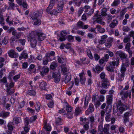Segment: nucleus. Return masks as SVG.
Returning a JSON list of instances; mask_svg holds the SVG:
<instances>
[{
	"label": "nucleus",
	"instance_id": "f257e3e1",
	"mask_svg": "<svg viewBox=\"0 0 134 134\" xmlns=\"http://www.w3.org/2000/svg\"><path fill=\"white\" fill-rule=\"evenodd\" d=\"M36 34L35 32H31L30 35L31 46L32 48H34L37 45V39L35 36V35Z\"/></svg>",
	"mask_w": 134,
	"mask_h": 134
},
{
	"label": "nucleus",
	"instance_id": "f03ea898",
	"mask_svg": "<svg viewBox=\"0 0 134 134\" xmlns=\"http://www.w3.org/2000/svg\"><path fill=\"white\" fill-rule=\"evenodd\" d=\"M99 12V11H96V14L93 17V19H97L96 21L97 23L104 25H105V23L104 21H102V17L100 15H98Z\"/></svg>",
	"mask_w": 134,
	"mask_h": 134
},
{
	"label": "nucleus",
	"instance_id": "7ed1b4c3",
	"mask_svg": "<svg viewBox=\"0 0 134 134\" xmlns=\"http://www.w3.org/2000/svg\"><path fill=\"white\" fill-rule=\"evenodd\" d=\"M109 65L106 67L107 70L108 71L111 72H114V68L116 65V62L115 61H113L109 63Z\"/></svg>",
	"mask_w": 134,
	"mask_h": 134
},
{
	"label": "nucleus",
	"instance_id": "20e7f679",
	"mask_svg": "<svg viewBox=\"0 0 134 134\" xmlns=\"http://www.w3.org/2000/svg\"><path fill=\"white\" fill-rule=\"evenodd\" d=\"M32 32H35L37 33L35 35V36L38 41H42L45 38V36H43V33L39 31H33Z\"/></svg>",
	"mask_w": 134,
	"mask_h": 134
},
{
	"label": "nucleus",
	"instance_id": "39448f33",
	"mask_svg": "<svg viewBox=\"0 0 134 134\" xmlns=\"http://www.w3.org/2000/svg\"><path fill=\"white\" fill-rule=\"evenodd\" d=\"M111 109L110 108L109 109L108 107L106 108L105 113L107 114L105 115V119L107 122H110L111 120V114H109L111 111Z\"/></svg>",
	"mask_w": 134,
	"mask_h": 134
},
{
	"label": "nucleus",
	"instance_id": "423d86ee",
	"mask_svg": "<svg viewBox=\"0 0 134 134\" xmlns=\"http://www.w3.org/2000/svg\"><path fill=\"white\" fill-rule=\"evenodd\" d=\"M76 26L78 28L83 29H86L88 28L89 26L87 25H85L84 23L82 21H79L76 24Z\"/></svg>",
	"mask_w": 134,
	"mask_h": 134
},
{
	"label": "nucleus",
	"instance_id": "0eeeda50",
	"mask_svg": "<svg viewBox=\"0 0 134 134\" xmlns=\"http://www.w3.org/2000/svg\"><path fill=\"white\" fill-rule=\"evenodd\" d=\"M52 77L54 78V81L56 83H58L60 81V74L53 73L52 74Z\"/></svg>",
	"mask_w": 134,
	"mask_h": 134
},
{
	"label": "nucleus",
	"instance_id": "6e6552de",
	"mask_svg": "<svg viewBox=\"0 0 134 134\" xmlns=\"http://www.w3.org/2000/svg\"><path fill=\"white\" fill-rule=\"evenodd\" d=\"M94 110L93 105L92 103H90L88 109L86 111L85 113L87 115H88L93 112Z\"/></svg>",
	"mask_w": 134,
	"mask_h": 134
},
{
	"label": "nucleus",
	"instance_id": "1a4fd4ad",
	"mask_svg": "<svg viewBox=\"0 0 134 134\" xmlns=\"http://www.w3.org/2000/svg\"><path fill=\"white\" fill-rule=\"evenodd\" d=\"M8 53L9 56L10 57L15 58L18 56L17 53L13 50H9L8 52Z\"/></svg>",
	"mask_w": 134,
	"mask_h": 134
},
{
	"label": "nucleus",
	"instance_id": "9d476101",
	"mask_svg": "<svg viewBox=\"0 0 134 134\" xmlns=\"http://www.w3.org/2000/svg\"><path fill=\"white\" fill-rule=\"evenodd\" d=\"M63 7L64 4L62 2H60L58 3V13H61L62 12Z\"/></svg>",
	"mask_w": 134,
	"mask_h": 134
},
{
	"label": "nucleus",
	"instance_id": "9b49d317",
	"mask_svg": "<svg viewBox=\"0 0 134 134\" xmlns=\"http://www.w3.org/2000/svg\"><path fill=\"white\" fill-rule=\"evenodd\" d=\"M116 54L118 56H119L121 59H125L127 57V55L125 54V53L120 51L117 52Z\"/></svg>",
	"mask_w": 134,
	"mask_h": 134
},
{
	"label": "nucleus",
	"instance_id": "f8f14e48",
	"mask_svg": "<svg viewBox=\"0 0 134 134\" xmlns=\"http://www.w3.org/2000/svg\"><path fill=\"white\" fill-rule=\"evenodd\" d=\"M49 69L48 67H43L42 68V70L40 71V74L42 76H43L46 74V73L48 72Z\"/></svg>",
	"mask_w": 134,
	"mask_h": 134
},
{
	"label": "nucleus",
	"instance_id": "ddd939ff",
	"mask_svg": "<svg viewBox=\"0 0 134 134\" xmlns=\"http://www.w3.org/2000/svg\"><path fill=\"white\" fill-rule=\"evenodd\" d=\"M12 35L14 36L16 39L19 38L21 36V33L20 32H17L16 31H13L12 33Z\"/></svg>",
	"mask_w": 134,
	"mask_h": 134
},
{
	"label": "nucleus",
	"instance_id": "4468645a",
	"mask_svg": "<svg viewBox=\"0 0 134 134\" xmlns=\"http://www.w3.org/2000/svg\"><path fill=\"white\" fill-rule=\"evenodd\" d=\"M67 35V33L65 30L62 31L61 32V37L59 38V40L61 41H63L65 40V36Z\"/></svg>",
	"mask_w": 134,
	"mask_h": 134
},
{
	"label": "nucleus",
	"instance_id": "2eb2a0df",
	"mask_svg": "<svg viewBox=\"0 0 134 134\" xmlns=\"http://www.w3.org/2000/svg\"><path fill=\"white\" fill-rule=\"evenodd\" d=\"M107 104L108 106L111 105L113 101V96L111 95H109L107 96Z\"/></svg>",
	"mask_w": 134,
	"mask_h": 134
},
{
	"label": "nucleus",
	"instance_id": "dca6fc26",
	"mask_svg": "<svg viewBox=\"0 0 134 134\" xmlns=\"http://www.w3.org/2000/svg\"><path fill=\"white\" fill-rule=\"evenodd\" d=\"M43 127L44 129L47 131H50L51 129V126L47 124V121L46 120L44 121Z\"/></svg>",
	"mask_w": 134,
	"mask_h": 134
},
{
	"label": "nucleus",
	"instance_id": "f3484780",
	"mask_svg": "<svg viewBox=\"0 0 134 134\" xmlns=\"http://www.w3.org/2000/svg\"><path fill=\"white\" fill-rule=\"evenodd\" d=\"M13 121L16 125H17L21 122V118L19 117H15L13 118Z\"/></svg>",
	"mask_w": 134,
	"mask_h": 134
},
{
	"label": "nucleus",
	"instance_id": "a211bd4d",
	"mask_svg": "<svg viewBox=\"0 0 134 134\" xmlns=\"http://www.w3.org/2000/svg\"><path fill=\"white\" fill-rule=\"evenodd\" d=\"M103 83L102 84V85L103 87L107 88L109 85V81L108 80H104L102 81Z\"/></svg>",
	"mask_w": 134,
	"mask_h": 134
},
{
	"label": "nucleus",
	"instance_id": "6ab92c4d",
	"mask_svg": "<svg viewBox=\"0 0 134 134\" xmlns=\"http://www.w3.org/2000/svg\"><path fill=\"white\" fill-rule=\"evenodd\" d=\"M28 58L27 54L25 53L24 52H23L21 53V54L19 56V59L20 60H21L23 58L26 59Z\"/></svg>",
	"mask_w": 134,
	"mask_h": 134
},
{
	"label": "nucleus",
	"instance_id": "aec40b11",
	"mask_svg": "<svg viewBox=\"0 0 134 134\" xmlns=\"http://www.w3.org/2000/svg\"><path fill=\"white\" fill-rule=\"evenodd\" d=\"M118 22L117 20L115 19L109 25V26L112 28H114L118 24Z\"/></svg>",
	"mask_w": 134,
	"mask_h": 134
},
{
	"label": "nucleus",
	"instance_id": "412c9836",
	"mask_svg": "<svg viewBox=\"0 0 134 134\" xmlns=\"http://www.w3.org/2000/svg\"><path fill=\"white\" fill-rule=\"evenodd\" d=\"M47 84L46 82H41L40 84L39 87L41 90H45Z\"/></svg>",
	"mask_w": 134,
	"mask_h": 134
},
{
	"label": "nucleus",
	"instance_id": "4be33fe9",
	"mask_svg": "<svg viewBox=\"0 0 134 134\" xmlns=\"http://www.w3.org/2000/svg\"><path fill=\"white\" fill-rule=\"evenodd\" d=\"M83 72H82L79 74V75L80 77V81L82 84L84 83L85 81L86 80L85 78L83 76Z\"/></svg>",
	"mask_w": 134,
	"mask_h": 134
},
{
	"label": "nucleus",
	"instance_id": "5701e85b",
	"mask_svg": "<svg viewBox=\"0 0 134 134\" xmlns=\"http://www.w3.org/2000/svg\"><path fill=\"white\" fill-rule=\"evenodd\" d=\"M35 67V65L33 64H31L29 67V68L28 69V70L30 71V72H33L35 73L36 72V70L35 69L34 70L33 69Z\"/></svg>",
	"mask_w": 134,
	"mask_h": 134
},
{
	"label": "nucleus",
	"instance_id": "b1692460",
	"mask_svg": "<svg viewBox=\"0 0 134 134\" xmlns=\"http://www.w3.org/2000/svg\"><path fill=\"white\" fill-rule=\"evenodd\" d=\"M98 31L100 33H103L105 31V30L100 26L98 25L96 27Z\"/></svg>",
	"mask_w": 134,
	"mask_h": 134
},
{
	"label": "nucleus",
	"instance_id": "393cba45",
	"mask_svg": "<svg viewBox=\"0 0 134 134\" xmlns=\"http://www.w3.org/2000/svg\"><path fill=\"white\" fill-rule=\"evenodd\" d=\"M126 67L125 66V63H122L120 69V71L121 73L125 74L126 70Z\"/></svg>",
	"mask_w": 134,
	"mask_h": 134
},
{
	"label": "nucleus",
	"instance_id": "a878e982",
	"mask_svg": "<svg viewBox=\"0 0 134 134\" xmlns=\"http://www.w3.org/2000/svg\"><path fill=\"white\" fill-rule=\"evenodd\" d=\"M101 10L102 12L100 13L101 16H105L107 15L106 12L107 11V9L106 8H103Z\"/></svg>",
	"mask_w": 134,
	"mask_h": 134
},
{
	"label": "nucleus",
	"instance_id": "bb28decb",
	"mask_svg": "<svg viewBox=\"0 0 134 134\" xmlns=\"http://www.w3.org/2000/svg\"><path fill=\"white\" fill-rule=\"evenodd\" d=\"M103 68L100 67L99 65H97L96 66V73L99 74L100 72L103 70Z\"/></svg>",
	"mask_w": 134,
	"mask_h": 134
},
{
	"label": "nucleus",
	"instance_id": "cd10ccee",
	"mask_svg": "<svg viewBox=\"0 0 134 134\" xmlns=\"http://www.w3.org/2000/svg\"><path fill=\"white\" fill-rule=\"evenodd\" d=\"M9 114V112L2 111L0 113V116H1L2 117H5L8 116Z\"/></svg>",
	"mask_w": 134,
	"mask_h": 134
},
{
	"label": "nucleus",
	"instance_id": "c85d7f7f",
	"mask_svg": "<svg viewBox=\"0 0 134 134\" xmlns=\"http://www.w3.org/2000/svg\"><path fill=\"white\" fill-rule=\"evenodd\" d=\"M39 16V14L38 12L34 13L33 15L31 17L32 19L33 20V21H35L37 19H38L37 18Z\"/></svg>",
	"mask_w": 134,
	"mask_h": 134
},
{
	"label": "nucleus",
	"instance_id": "c756f323",
	"mask_svg": "<svg viewBox=\"0 0 134 134\" xmlns=\"http://www.w3.org/2000/svg\"><path fill=\"white\" fill-rule=\"evenodd\" d=\"M125 74L121 73L118 74V79L119 81H121L124 79Z\"/></svg>",
	"mask_w": 134,
	"mask_h": 134
},
{
	"label": "nucleus",
	"instance_id": "7c9ffc66",
	"mask_svg": "<svg viewBox=\"0 0 134 134\" xmlns=\"http://www.w3.org/2000/svg\"><path fill=\"white\" fill-rule=\"evenodd\" d=\"M6 91L7 94L10 95L13 94L14 92V90L11 89L10 88H8L6 90Z\"/></svg>",
	"mask_w": 134,
	"mask_h": 134
},
{
	"label": "nucleus",
	"instance_id": "2f4dec72",
	"mask_svg": "<svg viewBox=\"0 0 134 134\" xmlns=\"http://www.w3.org/2000/svg\"><path fill=\"white\" fill-rule=\"evenodd\" d=\"M73 112H67L65 114L68 118L71 119L73 118Z\"/></svg>",
	"mask_w": 134,
	"mask_h": 134
},
{
	"label": "nucleus",
	"instance_id": "473e14b6",
	"mask_svg": "<svg viewBox=\"0 0 134 134\" xmlns=\"http://www.w3.org/2000/svg\"><path fill=\"white\" fill-rule=\"evenodd\" d=\"M14 125L13 122H10L8 124L7 126L8 129L10 130H12L13 129V125Z\"/></svg>",
	"mask_w": 134,
	"mask_h": 134
},
{
	"label": "nucleus",
	"instance_id": "72a5a7b5",
	"mask_svg": "<svg viewBox=\"0 0 134 134\" xmlns=\"http://www.w3.org/2000/svg\"><path fill=\"white\" fill-rule=\"evenodd\" d=\"M113 16L110 14H108L107 15V20L108 23H110L112 20Z\"/></svg>",
	"mask_w": 134,
	"mask_h": 134
},
{
	"label": "nucleus",
	"instance_id": "f704fd0d",
	"mask_svg": "<svg viewBox=\"0 0 134 134\" xmlns=\"http://www.w3.org/2000/svg\"><path fill=\"white\" fill-rule=\"evenodd\" d=\"M4 19L3 18V15L2 13H0V23L1 25H3L4 24Z\"/></svg>",
	"mask_w": 134,
	"mask_h": 134
},
{
	"label": "nucleus",
	"instance_id": "c9c22d12",
	"mask_svg": "<svg viewBox=\"0 0 134 134\" xmlns=\"http://www.w3.org/2000/svg\"><path fill=\"white\" fill-rule=\"evenodd\" d=\"M100 78L102 79V81L108 80L105 78V74L104 72H102L100 75Z\"/></svg>",
	"mask_w": 134,
	"mask_h": 134
},
{
	"label": "nucleus",
	"instance_id": "e433bc0d",
	"mask_svg": "<svg viewBox=\"0 0 134 134\" xmlns=\"http://www.w3.org/2000/svg\"><path fill=\"white\" fill-rule=\"evenodd\" d=\"M72 109L71 106L68 104H66V110L67 112H71L72 111Z\"/></svg>",
	"mask_w": 134,
	"mask_h": 134
},
{
	"label": "nucleus",
	"instance_id": "4c0bfd02",
	"mask_svg": "<svg viewBox=\"0 0 134 134\" xmlns=\"http://www.w3.org/2000/svg\"><path fill=\"white\" fill-rule=\"evenodd\" d=\"M27 93L31 96H34L36 94V92L35 91L32 90H28Z\"/></svg>",
	"mask_w": 134,
	"mask_h": 134
},
{
	"label": "nucleus",
	"instance_id": "58836bf2",
	"mask_svg": "<svg viewBox=\"0 0 134 134\" xmlns=\"http://www.w3.org/2000/svg\"><path fill=\"white\" fill-rule=\"evenodd\" d=\"M57 66V63L55 62H53L52 63L50 66V68L52 69H54Z\"/></svg>",
	"mask_w": 134,
	"mask_h": 134
},
{
	"label": "nucleus",
	"instance_id": "ea45409f",
	"mask_svg": "<svg viewBox=\"0 0 134 134\" xmlns=\"http://www.w3.org/2000/svg\"><path fill=\"white\" fill-rule=\"evenodd\" d=\"M87 54L90 59H92L93 58V57L91 53L90 49H88L87 50Z\"/></svg>",
	"mask_w": 134,
	"mask_h": 134
},
{
	"label": "nucleus",
	"instance_id": "a19ab883",
	"mask_svg": "<svg viewBox=\"0 0 134 134\" xmlns=\"http://www.w3.org/2000/svg\"><path fill=\"white\" fill-rule=\"evenodd\" d=\"M71 79V77L70 75H67L65 78V83H68L70 80Z\"/></svg>",
	"mask_w": 134,
	"mask_h": 134
},
{
	"label": "nucleus",
	"instance_id": "79ce46f5",
	"mask_svg": "<svg viewBox=\"0 0 134 134\" xmlns=\"http://www.w3.org/2000/svg\"><path fill=\"white\" fill-rule=\"evenodd\" d=\"M73 2L75 3V5L79 6L81 3V0H73Z\"/></svg>",
	"mask_w": 134,
	"mask_h": 134
},
{
	"label": "nucleus",
	"instance_id": "37998d69",
	"mask_svg": "<svg viewBox=\"0 0 134 134\" xmlns=\"http://www.w3.org/2000/svg\"><path fill=\"white\" fill-rule=\"evenodd\" d=\"M120 2V0H115L111 5L113 6H116L118 5Z\"/></svg>",
	"mask_w": 134,
	"mask_h": 134
},
{
	"label": "nucleus",
	"instance_id": "c03bdc74",
	"mask_svg": "<svg viewBox=\"0 0 134 134\" xmlns=\"http://www.w3.org/2000/svg\"><path fill=\"white\" fill-rule=\"evenodd\" d=\"M81 110L79 107H78L75 110V114L77 115L81 112Z\"/></svg>",
	"mask_w": 134,
	"mask_h": 134
},
{
	"label": "nucleus",
	"instance_id": "a18cd8bd",
	"mask_svg": "<svg viewBox=\"0 0 134 134\" xmlns=\"http://www.w3.org/2000/svg\"><path fill=\"white\" fill-rule=\"evenodd\" d=\"M94 11V9H90L88 11V13H87V14L88 16H91L93 13Z\"/></svg>",
	"mask_w": 134,
	"mask_h": 134
},
{
	"label": "nucleus",
	"instance_id": "49530a36",
	"mask_svg": "<svg viewBox=\"0 0 134 134\" xmlns=\"http://www.w3.org/2000/svg\"><path fill=\"white\" fill-rule=\"evenodd\" d=\"M84 10V8L83 7H81L79 10L78 12L79 16H80Z\"/></svg>",
	"mask_w": 134,
	"mask_h": 134
},
{
	"label": "nucleus",
	"instance_id": "de8ad7c7",
	"mask_svg": "<svg viewBox=\"0 0 134 134\" xmlns=\"http://www.w3.org/2000/svg\"><path fill=\"white\" fill-rule=\"evenodd\" d=\"M34 21V25H39L41 24V21L40 19H37Z\"/></svg>",
	"mask_w": 134,
	"mask_h": 134
},
{
	"label": "nucleus",
	"instance_id": "09e8293b",
	"mask_svg": "<svg viewBox=\"0 0 134 134\" xmlns=\"http://www.w3.org/2000/svg\"><path fill=\"white\" fill-rule=\"evenodd\" d=\"M103 121H101V122H100L99 124V125L98 127V130L100 131L102 130V129L103 128Z\"/></svg>",
	"mask_w": 134,
	"mask_h": 134
},
{
	"label": "nucleus",
	"instance_id": "8fccbe9b",
	"mask_svg": "<svg viewBox=\"0 0 134 134\" xmlns=\"http://www.w3.org/2000/svg\"><path fill=\"white\" fill-rule=\"evenodd\" d=\"M18 41L22 46H24L26 42V40L25 39H21L19 40Z\"/></svg>",
	"mask_w": 134,
	"mask_h": 134
},
{
	"label": "nucleus",
	"instance_id": "3c124183",
	"mask_svg": "<svg viewBox=\"0 0 134 134\" xmlns=\"http://www.w3.org/2000/svg\"><path fill=\"white\" fill-rule=\"evenodd\" d=\"M37 116L36 115H35L34 116H32L30 118L29 121L30 122H32L35 121L36 119H37Z\"/></svg>",
	"mask_w": 134,
	"mask_h": 134
},
{
	"label": "nucleus",
	"instance_id": "603ef678",
	"mask_svg": "<svg viewBox=\"0 0 134 134\" xmlns=\"http://www.w3.org/2000/svg\"><path fill=\"white\" fill-rule=\"evenodd\" d=\"M68 40L70 42H72L74 40V36L71 35H69L68 37Z\"/></svg>",
	"mask_w": 134,
	"mask_h": 134
},
{
	"label": "nucleus",
	"instance_id": "864d4df0",
	"mask_svg": "<svg viewBox=\"0 0 134 134\" xmlns=\"http://www.w3.org/2000/svg\"><path fill=\"white\" fill-rule=\"evenodd\" d=\"M49 61V59L47 58H44L43 60V64L44 65H46L47 64Z\"/></svg>",
	"mask_w": 134,
	"mask_h": 134
},
{
	"label": "nucleus",
	"instance_id": "5fc2aeb1",
	"mask_svg": "<svg viewBox=\"0 0 134 134\" xmlns=\"http://www.w3.org/2000/svg\"><path fill=\"white\" fill-rule=\"evenodd\" d=\"M122 30L124 31L128 32L130 31V29L129 27L124 26L123 27Z\"/></svg>",
	"mask_w": 134,
	"mask_h": 134
},
{
	"label": "nucleus",
	"instance_id": "6e6d98bb",
	"mask_svg": "<svg viewBox=\"0 0 134 134\" xmlns=\"http://www.w3.org/2000/svg\"><path fill=\"white\" fill-rule=\"evenodd\" d=\"M54 103L52 101H50L48 104V105L49 108H52L53 106Z\"/></svg>",
	"mask_w": 134,
	"mask_h": 134
},
{
	"label": "nucleus",
	"instance_id": "4d7b16f0",
	"mask_svg": "<svg viewBox=\"0 0 134 134\" xmlns=\"http://www.w3.org/2000/svg\"><path fill=\"white\" fill-rule=\"evenodd\" d=\"M35 109L36 111H38L40 110V104H37L35 106Z\"/></svg>",
	"mask_w": 134,
	"mask_h": 134
},
{
	"label": "nucleus",
	"instance_id": "13d9d810",
	"mask_svg": "<svg viewBox=\"0 0 134 134\" xmlns=\"http://www.w3.org/2000/svg\"><path fill=\"white\" fill-rule=\"evenodd\" d=\"M94 105L96 108L98 107L100 104L99 101L98 100L97 101L94 102Z\"/></svg>",
	"mask_w": 134,
	"mask_h": 134
},
{
	"label": "nucleus",
	"instance_id": "bf43d9fd",
	"mask_svg": "<svg viewBox=\"0 0 134 134\" xmlns=\"http://www.w3.org/2000/svg\"><path fill=\"white\" fill-rule=\"evenodd\" d=\"M20 77V75H18L14 76L13 77V79L15 81H17V80Z\"/></svg>",
	"mask_w": 134,
	"mask_h": 134
},
{
	"label": "nucleus",
	"instance_id": "052dcab7",
	"mask_svg": "<svg viewBox=\"0 0 134 134\" xmlns=\"http://www.w3.org/2000/svg\"><path fill=\"white\" fill-rule=\"evenodd\" d=\"M101 132V133H102L103 132L104 133H107L108 132V130L107 128L106 127H104V128H103L102 130L100 131Z\"/></svg>",
	"mask_w": 134,
	"mask_h": 134
},
{
	"label": "nucleus",
	"instance_id": "680f3d73",
	"mask_svg": "<svg viewBox=\"0 0 134 134\" xmlns=\"http://www.w3.org/2000/svg\"><path fill=\"white\" fill-rule=\"evenodd\" d=\"M130 39V38L128 37H125L123 40V41L125 43L129 42Z\"/></svg>",
	"mask_w": 134,
	"mask_h": 134
},
{
	"label": "nucleus",
	"instance_id": "e2e57ef3",
	"mask_svg": "<svg viewBox=\"0 0 134 134\" xmlns=\"http://www.w3.org/2000/svg\"><path fill=\"white\" fill-rule=\"evenodd\" d=\"M58 62L61 63H63V60H64L63 58H60L59 56H58Z\"/></svg>",
	"mask_w": 134,
	"mask_h": 134
},
{
	"label": "nucleus",
	"instance_id": "0e129e2a",
	"mask_svg": "<svg viewBox=\"0 0 134 134\" xmlns=\"http://www.w3.org/2000/svg\"><path fill=\"white\" fill-rule=\"evenodd\" d=\"M28 65V63L27 62H25L23 64V68H26Z\"/></svg>",
	"mask_w": 134,
	"mask_h": 134
},
{
	"label": "nucleus",
	"instance_id": "69168bd1",
	"mask_svg": "<svg viewBox=\"0 0 134 134\" xmlns=\"http://www.w3.org/2000/svg\"><path fill=\"white\" fill-rule=\"evenodd\" d=\"M9 16H8L7 19L6 20V21L9 24L11 25L12 24H13V23L11 21H9Z\"/></svg>",
	"mask_w": 134,
	"mask_h": 134
},
{
	"label": "nucleus",
	"instance_id": "338daca9",
	"mask_svg": "<svg viewBox=\"0 0 134 134\" xmlns=\"http://www.w3.org/2000/svg\"><path fill=\"white\" fill-rule=\"evenodd\" d=\"M109 58V56L108 54H106L104 56V57L103 58V59L104 60V61L105 62H107L108 61V59Z\"/></svg>",
	"mask_w": 134,
	"mask_h": 134
},
{
	"label": "nucleus",
	"instance_id": "774afa93",
	"mask_svg": "<svg viewBox=\"0 0 134 134\" xmlns=\"http://www.w3.org/2000/svg\"><path fill=\"white\" fill-rule=\"evenodd\" d=\"M25 126H27L29 124V119L28 118H26L25 119Z\"/></svg>",
	"mask_w": 134,
	"mask_h": 134
}]
</instances>
